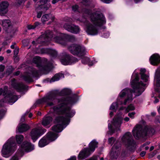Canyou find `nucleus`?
Here are the masks:
<instances>
[{"label": "nucleus", "instance_id": "obj_1", "mask_svg": "<svg viewBox=\"0 0 160 160\" xmlns=\"http://www.w3.org/2000/svg\"><path fill=\"white\" fill-rule=\"evenodd\" d=\"M78 100L76 96L72 97L62 98L58 100V104L52 107L50 111L53 114L61 115L66 117L58 116L55 120V125L52 128V131L57 132H61L69 124V118L72 117L75 112L71 110V105L75 103Z\"/></svg>", "mask_w": 160, "mask_h": 160}, {"label": "nucleus", "instance_id": "obj_2", "mask_svg": "<svg viewBox=\"0 0 160 160\" xmlns=\"http://www.w3.org/2000/svg\"><path fill=\"white\" fill-rule=\"evenodd\" d=\"M139 77L137 75L135 76V78L131 82L132 87L133 88V90L131 89L125 88L122 90L119 94L120 98H123L126 95L127 96V98L125 100L123 104L126 105L128 101H131L132 99V93H136V96H138L141 95L144 91V88L145 84L143 83L142 82H138Z\"/></svg>", "mask_w": 160, "mask_h": 160}, {"label": "nucleus", "instance_id": "obj_3", "mask_svg": "<svg viewBox=\"0 0 160 160\" xmlns=\"http://www.w3.org/2000/svg\"><path fill=\"white\" fill-rule=\"evenodd\" d=\"M67 38L68 36L67 35L61 33L57 30H54L53 32L48 30L38 38L36 42L33 41L32 43L33 44L42 43L48 42L53 39L57 43L63 44Z\"/></svg>", "mask_w": 160, "mask_h": 160}, {"label": "nucleus", "instance_id": "obj_4", "mask_svg": "<svg viewBox=\"0 0 160 160\" xmlns=\"http://www.w3.org/2000/svg\"><path fill=\"white\" fill-rule=\"evenodd\" d=\"M92 23H89L87 26V33L91 35H95L98 33V29L96 26H100L105 23L104 19L102 14L98 13H93L91 16Z\"/></svg>", "mask_w": 160, "mask_h": 160}, {"label": "nucleus", "instance_id": "obj_5", "mask_svg": "<svg viewBox=\"0 0 160 160\" xmlns=\"http://www.w3.org/2000/svg\"><path fill=\"white\" fill-rule=\"evenodd\" d=\"M8 87L5 86L3 88H0V95H2L4 96V99L0 101V106H3L2 103L8 102L10 104L12 105L18 100L16 95L13 93H11L8 91ZM6 111L2 110L0 111V118H2L4 116Z\"/></svg>", "mask_w": 160, "mask_h": 160}, {"label": "nucleus", "instance_id": "obj_6", "mask_svg": "<svg viewBox=\"0 0 160 160\" xmlns=\"http://www.w3.org/2000/svg\"><path fill=\"white\" fill-rule=\"evenodd\" d=\"M154 129L146 126L144 128L142 126L137 124L132 130V134L136 139H139L141 137L152 135L154 132Z\"/></svg>", "mask_w": 160, "mask_h": 160}, {"label": "nucleus", "instance_id": "obj_7", "mask_svg": "<svg viewBox=\"0 0 160 160\" xmlns=\"http://www.w3.org/2000/svg\"><path fill=\"white\" fill-rule=\"evenodd\" d=\"M32 62L36 64L40 71L45 74L49 72L52 68V63L42 60L39 57H34L32 59Z\"/></svg>", "mask_w": 160, "mask_h": 160}, {"label": "nucleus", "instance_id": "obj_8", "mask_svg": "<svg viewBox=\"0 0 160 160\" xmlns=\"http://www.w3.org/2000/svg\"><path fill=\"white\" fill-rule=\"evenodd\" d=\"M16 144L13 138H11L3 146L2 152L3 157H8L16 150Z\"/></svg>", "mask_w": 160, "mask_h": 160}, {"label": "nucleus", "instance_id": "obj_9", "mask_svg": "<svg viewBox=\"0 0 160 160\" xmlns=\"http://www.w3.org/2000/svg\"><path fill=\"white\" fill-rule=\"evenodd\" d=\"M57 94L54 92H51L47 95L41 99L37 100L35 104H38L45 102L47 106H51L55 103V100L56 99Z\"/></svg>", "mask_w": 160, "mask_h": 160}, {"label": "nucleus", "instance_id": "obj_10", "mask_svg": "<svg viewBox=\"0 0 160 160\" xmlns=\"http://www.w3.org/2000/svg\"><path fill=\"white\" fill-rule=\"evenodd\" d=\"M58 136V134L56 133L51 132H49L46 137H43L38 142L39 147H44L47 145L49 142L55 140Z\"/></svg>", "mask_w": 160, "mask_h": 160}, {"label": "nucleus", "instance_id": "obj_11", "mask_svg": "<svg viewBox=\"0 0 160 160\" xmlns=\"http://www.w3.org/2000/svg\"><path fill=\"white\" fill-rule=\"evenodd\" d=\"M34 149V146L32 145L31 143L24 141L21 145L20 148L18 149V152H20V153L18 155L17 154L12 156L10 160H18V157L23 152L25 151L26 152H29Z\"/></svg>", "mask_w": 160, "mask_h": 160}, {"label": "nucleus", "instance_id": "obj_12", "mask_svg": "<svg viewBox=\"0 0 160 160\" xmlns=\"http://www.w3.org/2000/svg\"><path fill=\"white\" fill-rule=\"evenodd\" d=\"M39 71L35 68L29 67L28 71L26 72L22 76L23 79L26 81L31 82L32 81V78L37 77L38 75Z\"/></svg>", "mask_w": 160, "mask_h": 160}, {"label": "nucleus", "instance_id": "obj_13", "mask_svg": "<svg viewBox=\"0 0 160 160\" xmlns=\"http://www.w3.org/2000/svg\"><path fill=\"white\" fill-rule=\"evenodd\" d=\"M87 53L85 48L81 46V61L82 63L84 64H87L89 66H92L95 63L94 61H91L89 58L84 56Z\"/></svg>", "mask_w": 160, "mask_h": 160}, {"label": "nucleus", "instance_id": "obj_14", "mask_svg": "<svg viewBox=\"0 0 160 160\" xmlns=\"http://www.w3.org/2000/svg\"><path fill=\"white\" fill-rule=\"evenodd\" d=\"M62 54L63 57L61 60L62 64L65 65H71L77 61L73 57L66 52H64Z\"/></svg>", "mask_w": 160, "mask_h": 160}, {"label": "nucleus", "instance_id": "obj_15", "mask_svg": "<svg viewBox=\"0 0 160 160\" xmlns=\"http://www.w3.org/2000/svg\"><path fill=\"white\" fill-rule=\"evenodd\" d=\"M122 123L121 119L116 118L113 119L112 125L111 124H108L109 132H110L111 135L114 133L116 130H117L118 129L119 130V128Z\"/></svg>", "mask_w": 160, "mask_h": 160}, {"label": "nucleus", "instance_id": "obj_16", "mask_svg": "<svg viewBox=\"0 0 160 160\" xmlns=\"http://www.w3.org/2000/svg\"><path fill=\"white\" fill-rule=\"evenodd\" d=\"M122 142L128 147L133 146L135 144L132 136L130 132L126 133L122 137Z\"/></svg>", "mask_w": 160, "mask_h": 160}, {"label": "nucleus", "instance_id": "obj_17", "mask_svg": "<svg viewBox=\"0 0 160 160\" xmlns=\"http://www.w3.org/2000/svg\"><path fill=\"white\" fill-rule=\"evenodd\" d=\"M41 131L42 129L40 128H36L32 130L29 135L33 142H35L42 134Z\"/></svg>", "mask_w": 160, "mask_h": 160}, {"label": "nucleus", "instance_id": "obj_18", "mask_svg": "<svg viewBox=\"0 0 160 160\" xmlns=\"http://www.w3.org/2000/svg\"><path fill=\"white\" fill-rule=\"evenodd\" d=\"M121 144L119 142L114 144L112 148L111 152V156L114 158H117L120 154Z\"/></svg>", "mask_w": 160, "mask_h": 160}, {"label": "nucleus", "instance_id": "obj_19", "mask_svg": "<svg viewBox=\"0 0 160 160\" xmlns=\"http://www.w3.org/2000/svg\"><path fill=\"white\" fill-rule=\"evenodd\" d=\"M68 49L73 55L78 56L80 53V45L79 43H73L69 47Z\"/></svg>", "mask_w": 160, "mask_h": 160}, {"label": "nucleus", "instance_id": "obj_20", "mask_svg": "<svg viewBox=\"0 0 160 160\" xmlns=\"http://www.w3.org/2000/svg\"><path fill=\"white\" fill-rule=\"evenodd\" d=\"M63 27L68 31L75 33H78L79 30L78 27L68 23L65 24L63 26Z\"/></svg>", "mask_w": 160, "mask_h": 160}, {"label": "nucleus", "instance_id": "obj_21", "mask_svg": "<svg viewBox=\"0 0 160 160\" xmlns=\"http://www.w3.org/2000/svg\"><path fill=\"white\" fill-rule=\"evenodd\" d=\"M9 3L7 1L2 2L0 3V15L2 16L8 11Z\"/></svg>", "mask_w": 160, "mask_h": 160}, {"label": "nucleus", "instance_id": "obj_22", "mask_svg": "<svg viewBox=\"0 0 160 160\" xmlns=\"http://www.w3.org/2000/svg\"><path fill=\"white\" fill-rule=\"evenodd\" d=\"M11 84L12 86L18 92H21L25 88V86L22 83H16V80L15 79L12 80Z\"/></svg>", "mask_w": 160, "mask_h": 160}, {"label": "nucleus", "instance_id": "obj_23", "mask_svg": "<svg viewBox=\"0 0 160 160\" xmlns=\"http://www.w3.org/2000/svg\"><path fill=\"white\" fill-rule=\"evenodd\" d=\"M150 61L151 64L157 65L160 63V56L157 54H153L150 57Z\"/></svg>", "mask_w": 160, "mask_h": 160}, {"label": "nucleus", "instance_id": "obj_24", "mask_svg": "<svg viewBox=\"0 0 160 160\" xmlns=\"http://www.w3.org/2000/svg\"><path fill=\"white\" fill-rule=\"evenodd\" d=\"M92 153L88 148H84L81 151V160L87 158Z\"/></svg>", "mask_w": 160, "mask_h": 160}, {"label": "nucleus", "instance_id": "obj_25", "mask_svg": "<svg viewBox=\"0 0 160 160\" xmlns=\"http://www.w3.org/2000/svg\"><path fill=\"white\" fill-rule=\"evenodd\" d=\"M42 51L43 53H48L53 58L57 57L58 55L57 52L54 49L49 48H43Z\"/></svg>", "mask_w": 160, "mask_h": 160}, {"label": "nucleus", "instance_id": "obj_26", "mask_svg": "<svg viewBox=\"0 0 160 160\" xmlns=\"http://www.w3.org/2000/svg\"><path fill=\"white\" fill-rule=\"evenodd\" d=\"M52 121V118L51 117H45L43 119L42 124L45 127L48 128L51 126L50 124Z\"/></svg>", "mask_w": 160, "mask_h": 160}, {"label": "nucleus", "instance_id": "obj_27", "mask_svg": "<svg viewBox=\"0 0 160 160\" xmlns=\"http://www.w3.org/2000/svg\"><path fill=\"white\" fill-rule=\"evenodd\" d=\"M18 128V132L22 133L28 130L29 127L28 125L25 124H19Z\"/></svg>", "mask_w": 160, "mask_h": 160}, {"label": "nucleus", "instance_id": "obj_28", "mask_svg": "<svg viewBox=\"0 0 160 160\" xmlns=\"http://www.w3.org/2000/svg\"><path fill=\"white\" fill-rule=\"evenodd\" d=\"M1 24L3 29L7 30L11 25V22L8 19H3L1 20Z\"/></svg>", "mask_w": 160, "mask_h": 160}, {"label": "nucleus", "instance_id": "obj_29", "mask_svg": "<svg viewBox=\"0 0 160 160\" xmlns=\"http://www.w3.org/2000/svg\"><path fill=\"white\" fill-rule=\"evenodd\" d=\"M55 18L54 16L50 14H46L43 15L42 17L41 21L43 22H46L51 19V21L52 22L53 21Z\"/></svg>", "mask_w": 160, "mask_h": 160}, {"label": "nucleus", "instance_id": "obj_30", "mask_svg": "<svg viewBox=\"0 0 160 160\" xmlns=\"http://www.w3.org/2000/svg\"><path fill=\"white\" fill-rule=\"evenodd\" d=\"M64 78V75L61 73H58L56 74L50 80V82H52L56 81H57L61 78Z\"/></svg>", "mask_w": 160, "mask_h": 160}, {"label": "nucleus", "instance_id": "obj_31", "mask_svg": "<svg viewBox=\"0 0 160 160\" xmlns=\"http://www.w3.org/2000/svg\"><path fill=\"white\" fill-rule=\"evenodd\" d=\"M98 142L95 140H93L90 143L88 148L92 153L94 151L95 148L98 147Z\"/></svg>", "mask_w": 160, "mask_h": 160}, {"label": "nucleus", "instance_id": "obj_32", "mask_svg": "<svg viewBox=\"0 0 160 160\" xmlns=\"http://www.w3.org/2000/svg\"><path fill=\"white\" fill-rule=\"evenodd\" d=\"M51 5L50 3H47L46 4L41 5L38 6V9H41L43 11L47 10L50 7Z\"/></svg>", "mask_w": 160, "mask_h": 160}, {"label": "nucleus", "instance_id": "obj_33", "mask_svg": "<svg viewBox=\"0 0 160 160\" xmlns=\"http://www.w3.org/2000/svg\"><path fill=\"white\" fill-rule=\"evenodd\" d=\"M71 92V90L68 88H65L62 90L59 93V94L61 96H65L69 95Z\"/></svg>", "mask_w": 160, "mask_h": 160}, {"label": "nucleus", "instance_id": "obj_34", "mask_svg": "<svg viewBox=\"0 0 160 160\" xmlns=\"http://www.w3.org/2000/svg\"><path fill=\"white\" fill-rule=\"evenodd\" d=\"M16 140L18 144H20L23 141L24 137L22 135H17L16 136Z\"/></svg>", "mask_w": 160, "mask_h": 160}, {"label": "nucleus", "instance_id": "obj_35", "mask_svg": "<svg viewBox=\"0 0 160 160\" xmlns=\"http://www.w3.org/2000/svg\"><path fill=\"white\" fill-rule=\"evenodd\" d=\"M135 108L134 106L132 104H130L128 106L127 108L126 109V111L127 112H129L130 111L133 110L135 109Z\"/></svg>", "mask_w": 160, "mask_h": 160}, {"label": "nucleus", "instance_id": "obj_36", "mask_svg": "<svg viewBox=\"0 0 160 160\" xmlns=\"http://www.w3.org/2000/svg\"><path fill=\"white\" fill-rule=\"evenodd\" d=\"M118 107V104L116 102H114L112 103L110 107V109L112 110H116Z\"/></svg>", "mask_w": 160, "mask_h": 160}, {"label": "nucleus", "instance_id": "obj_37", "mask_svg": "<svg viewBox=\"0 0 160 160\" xmlns=\"http://www.w3.org/2000/svg\"><path fill=\"white\" fill-rule=\"evenodd\" d=\"M149 76L146 74H142L141 75V79L144 81L145 82H146L148 80Z\"/></svg>", "mask_w": 160, "mask_h": 160}, {"label": "nucleus", "instance_id": "obj_38", "mask_svg": "<svg viewBox=\"0 0 160 160\" xmlns=\"http://www.w3.org/2000/svg\"><path fill=\"white\" fill-rule=\"evenodd\" d=\"M39 10H42L41 9H39L38 7L36 9L37 12V17L38 18H40L42 14V10L41 11H38Z\"/></svg>", "mask_w": 160, "mask_h": 160}, {"label": "nucleus", "instance_id": "obj_39", "mask_svg": "<svg viewBox=\"0 0 160 160\" xmlns=\"http://www.w3.org/2000/svg\"><path fill=\"white\" fill-rule=\"evenodd\" d=\"M79 6L77 5H75L72 6V10L73 11L76 12L78 11Z\"/></svg>", "mask_w": 160, "mask_h": 160}, {"label": "nucleus", "instance_id": "obj_40", "mask_svg": "<svg viewBox=\"0 0 160 160\" xmlns=\"http://www.w3.org/2000/svg\"><path fill=\"white\" fill-rule=\"evenodd\" d=\"M115 139L113 137L109 138L108 139V143L112 145L115 141Z\"/></svg>", "mask_w": 160, "mask_h": 160}, {"label": "nucleus", "instance_id": "obj_41", "mask_svg": "<svg viewBox=\"0 0 160 160\" xmlns=\"http://www.w3.org/2000/svg\"><path fill=\"white\" fill-rule=\"evenodd\" d=\"M13 70V69L12 66H8L7 69V72H8L9 74L11 73Z\"/></svg>", "mask_w": 160, "mask_h": 160}, {"label": "nucleus", "instance_id": "obj_42", "mask_svg": "<svg viewBox=\"0 0 160 160\" xmlns=\"http://www.w3.org/2000/svg\"><path fill=\"white\" fill-rule=\"evenodd\" d=\"M135 114V112H133L131 113H129L128 114V116L132 118H134V115Z\"/></svg>", "mask_w": 160, "mask_h": 160}, {"label": "nucleus", "instance_id": "obj_43", "mask_svg": "<svg viewBox=\"0 0 160 160\" xmlns=\"http://www.w3.org/2000/svg\"><path fill=\"white\" fill-rule=\"evenodd\" d=\"M18 52H19V49L17 48H16L14 50V56H16L18 54Z\"/></svg>", "mask_w": 160, "mask_h": 160}, {"label": "nucleus", "instance_id": "obj_44", "mask_svg": "<svg viewBox=\"0 0 160 160\" xmlns=\"http://www.w3.org/2000/svg\"><path fill=\"white\" fill-rule=\"evenodd\" d=\"M140 74L141 75H142V74H144V73L146 72V70L145 69H141L140 70Z\"/></svg>", "mask_w": 160, "mask_h": 160}, {"label": "nucleus", "instance_id": "obj_45", "mask_svg": "<svg viewBox=\"0 0 160 160\" xmlns=\"http://www.w3.org/2000/svg\"><path fill=\"white\" fill-rule=\"evenodd\" d=\"M98 160V159L97 157V156H94L90 158L89 160Z\"/></svg>", "mask_w": 160, "mask_h": 160}, {"label": "nucleus", "instance_id": "obj_46", "mask_svg": "<svg viewBox=\"0 0 160 160\" xmlns=\"http://www.w3.org/2000/svg\"><path fill=\"white\" fill-rule=\"evenodd\" d=\"M36 27V26L34 25H29L28 26V29H34Z\"/></svg>", "mask_w": 160, "mask_h": 160}, {"label": "nucleus", "instance_id": "obj_47", "mask_svg": "<svg viewBox=\"0 0 160 160\" xmlns=\"http://www.w3.org/2000/svg\"><path fill=\"white\" fill-rule=\"evenodd\" d=\"M100 0L103 2L107 3H109L110 2H111L113 0Z\"/></svg>", "mask_w": 160, "mask_h": 160}, {"label": "nucleus", "instance_id": "obj_48", "mask_svg": "<svg viewBox=\"0 0 160 160\" xmlns=\"http://www.w3.org/2000/svg\"><path fill=\"white\" fill-rule=\"evenodd\" d=\"M5 69V66L4 65H0V72H2Z\"/></svg>", "mask_w": 160, "mask_h": 160}, {"label": "nucleus", "instance_id": "obj_49", "mask_svg": "<svg viewBox=\"0 0 160 160\" xmlns=\"http://www.w3.org/2000/svg\"><path fill=\"white\" fill-rule=\"evenodd\" d=\"M48 0H40V2L41 3V5H43L45 4L48 1Z\"/></svg>", "mask_w": 160, "mask_h": 160}, {"label": "nucleus", "instance_id": "obj_50", "mask_svg": "<svg viewBox=\"0 0 160 160\" xmlns=\"http://www.w3.org/2000/svg\"><path fill=\"white\" fill-rule=\"evenodd\" d=\"M60 1H61V0H53L52 1V2L53 4H55Z\"/></svg>", "mask_w": 160, "mask_h": 160}, {"label": "nucleus", "instance_id": "obj_51", "mask_svg": "<svg viewBox=\"0 0 160 160\" xmlns=\"http://www.w3.org/2000/svg\"><path fill=\"white\" fill-rule=\"evenodd\" d=\"M25 115H23L22 116L21 119V121L22 122H23L25 121Z\"/></svg>", "mask_w": 160, "mask_h": 160}, {"label": "nucleus", "instance_id": "obj_52", "mask_svg": "<svg viewBox=\"0 0 160 160\" xmlns=\"http://www.w3.org/2000/svg\"><path fill=\"white\" fill-rule=\"evenodd\" d=\"M146 152H145V151H142L141 152V153H140V155L142 156V157H143L144 156L145 154H146Z\"/></svg>", "mask_w": 160, "mask_h": 160}, {"label": "nucleus", "instance_id": "obj_53", "mask_svg": "<svg viewBox=\"0 0 160 160\" xmlns=\"http://www.w3.org/2000/svg\"><path fill=\"white\" fill-rule=\"evenodd\" d=\"M124 120L126 122H128L129 120V118L128 117H126L124 118Z\"/></svg>", "mask_w": 160, "mask_h": 160}, {"label": "nucleus", "instance_id": "obj_54", "mask_svg": "<svg viewBox=\"0 0 160 160\" xmlns=\"http://www.w3.org/2000/svg\"><path fill=\"white\" fill-rule=\"evenodd\" d=\"M19 71H17L15 73L14 75L16 76H18L19 74Z\"/></svg>", "mask_w": 160, "mask_h": 160}, {"label": "nucleus", "instance_id": "obj_55", "mask_svg": "<svg viewBox=\"0 0 160 160\" xmlns=\"http://www.w3.org/2000/svg\"><path fill=\"white\" fill-rule=\"evenodd\" d=\"M15 45V43H13V44L11 46V48L12 49H14V45Z\"/></svg>", "mask_w": 160, "mask_h": 160}, {"label": "nucleus", "instance_id": "obj_56", "mask_svg": "<svg viewBox=\"0 0 160 160\" xmlns=\"http://www.w3.org/2000/svg\"><path fill=\"white\" fill-rule=\"evenodd\" d=\"M4 59L3 57L2 56H0V61H2Z\"/></svg>", "mask_w": 160, "mask_h": 160}, {"label": "nucleus", "instance_id": "obj_57", "mask_svg": "<svg viewBox=\"0 0 160 160\" xmlns=\"http://www.w3.org/2000/svg\"><path fill=\"white\" fill-rule=\"evenodd\" d=\"M159 101V100L157 98H156L155 100L154 101V102L155 103H157Z\"/></svg>", "mask_w": 160, "mask_h": 160}, {"label": "nucleus", "instance_id": "obj_58", "mask_svg": "<svg viewBox=\"0 0 160 160\" xmlns=\"http://www.w3.org/2000/svg\"><path fill=\"white\" fill-rule=\"evenodd\" d=\"M11 52V50H9V49L7 51V52L8 53H10Z\"/></svg>", "mask_w": 160, "mask_h": 160}, {"label": "nucleus", "instance_id": "obj_59", "mask_svg": "<svg viewBox=\"0 0 160 160\" xmlns=\"http://www.w3.org/2000/svg\"><path fill=\"white\" fill-rule=\"evenodd\" d=\"M32 116V114L31 113H30L29 114L28 117L29 118H31Z\"/></svg>", "mask_w": 160, "mask_h": 160}, {"label": "nucleus", "instance_id": "obj_60", "mask_svg": "<svg viewBox=\"0 0 160 160\" xmlns=\"http://www.w3.org/2000/svg\"><path fill=\"white\" fill-rule=\"evenodd\" d=\"M154 148V147L153 146H152L150 149V151H151Z\"/></svg>", "mask_w": 160, "mask_h": 160}, {"label": "nucleus", "instance_id": "obj_61", "mask_svg": "<svg viewBox=\"0 0 160 160\" xmlns=\"http://www.w3.org/2000/svg\"><path fill=\"white\" fill-rule=\"evenodd\" d=\"M135 2L136 3L140 1L141 0H134Z\"/></svg>", "mask_w": 160, "mask_h": 160}, {"label": "nucleus", "instance_id": "obj_62", "mask_svg": "<svg viewBox=\"0 0 160 160\" xmlns=\"http://www.w3.org/2000/svg\"><path fill=\"white\" fill-rule=\"evenodd\" d=\"M158 84H159V89H160V81L158 82ZM159 97L160 98V94L159 95Z\"/></svg>", "mask_w": 160, "mask_h": 160}, {"label": "nucleus", "instance_id": "obj_63", "mask_svg": "<svg viewBox=\"0 0 160 160\" xmlns=\"http://www.w3.org/2000/svg\"><path fill=\"white\" fill-rule=\"evenodd\" d=\"M151 114L153 116H154L156 115V113L154 112H152Z\"/></svg>", "mask_w": 160, "mask_h": 160}, {"label": "nucleus", "instance_id": "obj_64", "mask_svg": "<svg viewBox=\"0 0 160 160\" xmlns=\"http://www.w3.org/2000/svg\"><path fill=\"white\" fill-rule=\"evenodd\" d=\"M158 111L159 113L160 114V106L159 108L158 109Z\"/></svg>", "mask_w": 160, "mask_h": 160}]
</instances>
